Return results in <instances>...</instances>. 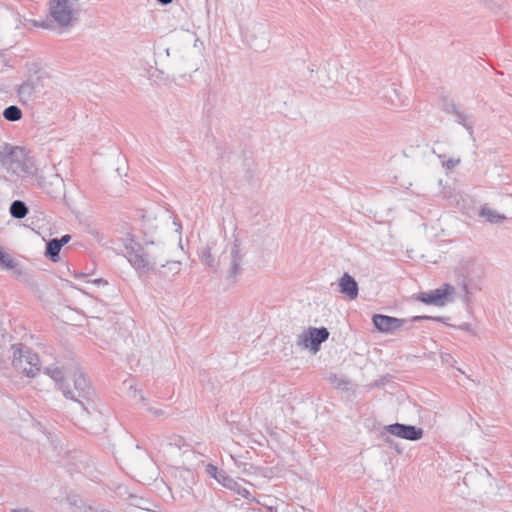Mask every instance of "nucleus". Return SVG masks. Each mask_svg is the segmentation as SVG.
I'll list each match as a JSON object with an SVG mask.
<instances>
[{
	"instance_id": "nucleus-1",
	"label": "nucleus",
	"mask_w": 512,
	"mask_h": 512,
	"mask_svg": "<svg viewBox=\"0 0 512 512\" xmlns=\"http://www.w3.org/2000/svg\"><path fill=\"white\" fill-rule=\"evenodd\" d=\"M156 228L154 221L145 219L142 238L130 233L125 238L127 260L139 276L156 272L159 264L171 257L167 244L155 238L152 230Z\"/></svg>"
},
{
	"instance_id": "nucleus-2",
	"label": "nucleus",
	"mask_w": 512,
	"mask_h": 512,
	"mask_svg": "<svg viewBox=\"0 0 512 512\" xmlns=\"http://www.w3.org/2000/svg\"><path fill=\"white\" fill-rule=\"evenodd\" d=\"M82 11L80 0H49V18L35 22L44 29H68L76 24Z\"/></svg>"
},
{
	"instance_id": "nucleus-3",
	"label": "nucleus",
	"mask_w": 512,
	"mask_h": 512,
	"mask_svg": "<svg viewBox=\"0 0 512 512\" xmlns=\"http://www.w3.org/2000/svg\"><path fill=\"white\" fill-rule=\"evenodd\" d=\"M69 379L73 381L74 398H68L77 402L82 410L86 414H91L97 410L96 407V395L94 389L86 379L84 373L77 364H73V369L67 370Z\"/></svg>"
},
{
	"instance_id": "nucleus-4",
	"label": "nucleus",
	"mask_w": 512,
	"mask_h": 512,
	"mask_svg": "<svg viewBox=\"0 0 512 512\" xmlns=\"http://www.w3.org/2000/svg\"><path fill=\"white\" fill-rule=\"evenodd\" d=\"M2 167L10 174L17 176H34L36 168L20 147H5L0 152Z\"/></svg>"
},
{
	"instance_id": "nucleus-5",
	"label": "nucleus",
	"mask_w": 512,
	"mask_h": 512,
	"mask_svg": "<svg viewBox=\"0 0 512 512\" xmlns=\"http://www.w3.org/2000/svg\"><path fill=\"white\" fill-rule=\"evenodd\" d=\"M13 367L27 377H35L40 371V360L36 353L23 344H11Z\"/></svg>"
},
{
	"instance_id": "nucleus-6",
	"label": "nucleus",
	"mask_w": 512,
	"mask_h": 512,
	"mask_svg": "<svg viewBox=\"0 0 512 512\" xmlns=\"http://www.w3.org/2000/svg\"><path fill=\"white\" fill-rule=\"evenodd\" d=\"M43 79L44 74L36 72L18 86L17 96L22 104L30 105L41 97L44 89Z\"/></svg>"
},
{
	"instance_id": "nucleus-7",
	"label": "nucleus",
	"mask_w": 512,
	"mask_h": 512,
	"mask_svg": "<svg viewBox=\"0 0 512 512\" xmlns=\"http://www.w3.org/2000/svg\"><path fill=\"white\" fill-rule=\"evenodd\" d=\"M420 320H434V321H442V317H431V316H413L409 320L399 319L396 317H391L382 314H375L372 317V322L374 326L383 333H394L401 329H407L405 325L408 322H415Z\"/></svg>"
},
{
	"instance_id": "nucleus-8",
	"label": "nucleus",
	"mask_w": 512,
	"mask_h": 512,
	"mask_svg": "<svg viewBox=\"0 0 512 512\" xmlns=\"http://www.w3.org/2000/svg\"><path fill=\"white\" fill-rule=\"evenodd\" d=\"M36 185L51 198L58 199L64 196L65 184L63 179L52 169L34 174Z\"/></svg>"
},
{
	"instance_id": "nucleus-9",
	"label": "nucleus",
	"mask_w": 512,
	"mask_h": 512,
	"mask_svg": "<svg viewBox=\"0 0 512 512\" xmlns=\"http://www.w3.org/2000/svg\"><path fill=\"white\" fill-rule=\"evenodd\" d=\"M245 255L246 253L242 243L238 238H235L228 247V281L235 283L242 274Z\"/></svg>"
},
{
	"instance_id": "nucleus-10",
	"label": "nucleus",
	"mask_w": 512,
	"mask_h": 512,
	"mask_svg": "<svg viewBox=\"0 0 512 512\" xmlns=\"http://www.w3.org/2000/svg\"><path fill=\"white\" fill-rule=\"evenodd\" d=\"M454 294L455 288L448 283H444L435 290L419 293L417 300L428 305L443 307L453 300L452 296Z\"/></svg>"
},
{
	"instance_id": "nucleus-11",
	"label": "nucleus",
	"mask_w": 512,
	"mask_h": 512,
	"mask_svg": "<svg viewBox=\"0 0 512 512\" xmlns=\"http://www.w3.org/2000/svg\"><path fill=\"white\" fill-rule=\"evenodd\" d=\"M328 337L329 331L325 327L309 328L298 337L297 345L317 352L320 344L325 342Z\"/></svg>"
},
{
	"instance_id": "nucleus-12",
	"label": "nucleus",
	"mask_w": 512,
	"mask_h": 512,
	"mask_svg": "<svg viewBox=\"0 0 512 512\" xmlns=\"http://www.w3.org/2000/svg\"><path fill=\"white\" fill-rule=\"evenodd\" d=\"M69 369H73V365L59 367L57 364H52L45 367L44 372L55 381L65 398H74V392L69 384L66 383V378H69L67 373Z\"/></svg>"
},
{
	"instance_id": "nucleus-13",
	"label": "nucleus",
	"mask_w": 512,
	"mask_h": 512,
	"mask_svg": "<svg viewBox=\"0 0 512 512\" xmlns=\"http://www.w3.org/2000/svg\"><path fill=\"white\" fill-rule=\"evenodd\" d=\"M385 429L391 435L410 441H417L423 437V430L412 425L394 423L386 426Z\"/></svg>"
},
{
	"instance_id": "nucleus-14",
	"label": "nucleus",
	"mask_w": 512,
	"mask_h": 512,
	"mask_svg": "<svg viewBox=\"0 0 512 512\" xmlns=\"http://www.w3.org/2000/svg\"><path fill=\"white\" fill-rule=\"evenodd\" d=\"M444 111L454 116L455 121L463 126L470 136L473 135L474 121L471 115L461 110L455 103L449 102L444 105Z\"/></svg>"
},
{
	"instance_id": "nucleus-15",
	"label": "nucleus",
	"mask_w": 512,
	"mask_h": 512,
	"mask_svg": "<svg viewBox=\"0 0 512 512\" xmlns=\"http://www.w3.org/2000/svg\"><path fill=\"white\" fill-rule=\"evenodd\" d=\"M216 246L214 241H208L198 249V257L200 262L213 271L219 268V261L216 260L213 249Z\"/></svg>"
},
{
	"instance_id": "nucleus-16",
	"label": "nucleus",
	"mask_w": 512,
	"mask_h": 512,
	"mask_svg": "<svg viewBox=\"0 0 512 512\" xmlns=\"http://www.w3.org/2000/svg\"><path fill=\"white\" fill-rule=\"evenodd\" d=\"M339 292L350 300L358 297L359 288L356 280L347 272H345L338 281Z\"/></svg>"
},
{
	"instance_id": "nucleus-17",
	"label": "nucleus",
	"mask_w": 512,
	"mask_h": 512,
	"mask_svg": "<svg viewBox=\"0 0 512 512\" xmlns=\"http://www.w3.org/2000/svg\"><path fill=\"white\" fill-rule=\"evenodd\" d=\"M161 269L157 268L155 272L157 276L163 280H173L182 269V263L180 261H172L166 258V261L159 264Z\"/></svg>"
},
{
	"instance_id": "nucleus-18",
	"label": "nucleus",
	"mask_w": 512,
	"mask_h": 512,
	"mask_svg": "<svg viewBox=\"0 0 512 512\" xmlns=\"http://www.w3.org/2000/svg\"><path fill=\"white\" fill-rule=\"evenodd\" d=\"M223 487L226 489H229L236 494L240 495L244 499L248 501H254L255 498L252 496L251 492L243 485L247 484L248 482L244 479H240V481L233 479L228 475L227 478H224Z\"/></svg>"
},
{
	"instance_id": "nucleus-19",
	"label": "nucleus",
	"mask_w": 512,
	"mask_h": 512,
	"mask_svg": "<svg viewBox=\"0 0 512 512\" xmlns=\"http://www.w3.org/2000/svg\"><path fill=\"white\" fill-rule=\"evenodd\" d=\"M462 269L465 278L470 281L474 279H481L485 275L484 265L474 259L466 260L462 265Z\"/></svg>"
},
{
	"instance_id": "nucleus-20",
	"label": "nucleus",
	"mask_w": 512,
	"mask_h": 512,
	"mask_svg": "<svg viewBox=\"0 0 512 512\" xmlns=\"http://www.w3.org/2000/svg\"><path fill=\"white\" fill-rule=\"evenodd\" d=\"M478 215L491 224H501L506 220V216L504 214L499 213L487 205L480 207Z\"/></svg>"
},
{
	"instance_id": "nucleus-21",
	"label": "nucleus",
	"mask_w": 512,
	"mask_h": 512,
	"mask_svg": "<svg viewBox=\"0 0 512 512\" xmlns=\"http://www.w3.org/2000/svg\"><path fill=\"white\" fill-rule=\"evenodd\" d=\"M9 211L14 218L23 219L28 214V207L23 201L15 200L11 203Z\"/></svg>"
},
{
	"instance_id": "nucleus-22",
	"label": "nucleus",
	"mask_w": 512,
	"mask_h": 512,
	"mask_svg": "<svg viewBox=\"0 0 512 512\" xmlns=\"http://www.w3.org/2000/svg\"><path fill=\"white\" fill-rule=\"evenodd\" d=\"M205 472L221 485L224 483L223 479L228 477V474L224 470H219L218 467L213 464H207Z\"/></svg>"
},
{
	"instance_id": "nucleus-23",
	"label": "nucleus",
	"mask_w": 512,
	"mask_h": 512,
	"mask_svg": "<svg viewBox=\"0 0 512 512\" xmlns=\"http://www.w3.org/2000/svg\"><path fill=\"white\" fill-rule=\"evenodd\" d=\"M22 116V110L16 105H10L3 111V117L10 122L19 121Z\"/></svg>"
},
{
	"instance_id": "nucleus-24",
	"label": "nucleus",
	"mask_w": 512,
	"mask_h": 512,
	"mask_svg": "<svg viewBox=\"0 0 512 512\" xmlns=\"http://www.w3.org/2000/svg\"><path fill=\"white\" fill-rule=\"evenodd\" d=\"M61 244L58 242L57 238L51 239L46 245V255L53 261H56L59 257V253L61 250Z\"/></svg>"
},
{
	"instance_id": "nucleus-25",
	"label": "nucleus",
	"mask_w": 512,
	"mask_h": 512,
	"mask_svg": "<svg viewBox=\"0 0 512 512\" xmlns=\"http://www.w3.org/2000/svg\"><path fill=\"white\" fill-rule=\"evenodd\" d=\"M6 333H3L0 330V367L6 362V359L9 358L8 355V347L5 341Z\"/></svg>"
},
{
	"instance_id": "nucleus-26",
	"label": "nucleus",
	"mask_w": 512,
	"mask_h": 512,
	"mask_svg": "<svg viewBox=\"0 0 512 512\" xmlns=\"http://www.w3.org/2000/svg\"><path fill=\"white\" fill-rule=\"evenodd\" d=\"M16 266V261L10 255L0 250V267L4 269H14Z\"/></svg>"
},
{
	"instance_id": "nucleus-27",
	"label": "nucleus",
	"mask_w": 512,
	"mask_h": 512,
	"mask_svg": "<svg viewBox=\"0 0 512 512\" xmlns=\"http://www.w3.org/2000/svg\"><path fill=\"white\" fill-rule=\"evenodd\" d=\"M461 162V160L459 158H450L448 159L447 161L443 162V166L448 169V170H452L454 169L457 165H459Z\"/></svg>"
},
{
	"instance_id": "nucleus-28",
	"label": "nucleus",
	"mask_w": 512,
	"mask_h": 512,
	"mask_svg": "<svg viewBox=\"0 0 512 512\" xmlns=\"http://www.w3.org/2000/svg\"><path fill=\"white\" fill-rule=\"evenodd\" d=\"M170 445H174L177 448L181 449L182 447L186 446V443L184 439L180 436H174L171 438V441L169 443Z\"/></svg>"
},
{
	"instance_id": "nucleus-29",
	"label": "nucleus",
	"mask_w": 512,
	"mask_h": 512,
	"mask_svg": "<svg viewBox=\"0 0 512 512\" xmlns=\"http://www.w3.org/2000/svg\"><path fill=\"white\" fill-rule=\"evenodd\" d=\"M71 239V236L69 234L63 235L60 239H58V242L61 244V247H63L65 244H67Z\"/></svg>"
},
{
	"instance_id": "nucleus-30",
	"label": "nucleus",
	"mask_w": 512,
	"mask_h": 512,
	"mask_svg": "<svg viewBox=\"0 0 512 512\" xmlns=\"http://www.w3.org/2000/svg\"><path fill=\"white\" fill-rule=\"evenodd\" d=\"M92 283H94L96 285H106L107 281L102 278H98V279L93 280Z\"/></svg>"
},
{
	"instance_id": "nucleus-31",
	"label": "nucleus",
	"mask_w": 512,
	"mask_h": 512,
	"mask_svg": "<svg viewBox=\"0 0 512 512\" xmlns=\"http://www.w3.org/2000/svg\"><path fill=\"white\" fill-rule=\"evenodd\" d=\"M11 512H33V511L26 508V509H13Z\"/></svg>"
},
{
	"instance_id": "nucleus-32",
	"label": "nucleus",
	"mask_w": 512,
	"mask_h": 512,
	"mask_svg": "<svg viewBox=\"0 0 512 512\" xmlns=\"http://www.w3.org/2000/svg\"><path fill=\"white\" fill-rule=\"evenodd\" d=\"M151 412H153L155 415H163V411L162 410H152V409H149Z\"/></svg>"
},
{
	"instance_id": "nucleus-33",
	"label": "nucleus",
	"mask_w": 512,
	"mask_h": 512,
	"mask_svg": "<svg viewBox=\"0 0 512 512\" xmlns=\"http://www.w3.org/2000/svg\"><path fill=\"white\" fill-rule=\"evenodd\" d=\"M463 289L465 291L466 294L469 293V290H468V285L466 283L463 284Z\"/></svg>"
},
{
	"instance_id": "nucleus-34",
	"label": "nucleus",
	"mask_w": 512,
	"mask_h": 512,
	"mask_svg": "<svg viewBox=\"0 0 512 512\" xmlns=\"http://www.w3.org/2000/svg\"><path fill=\"white\" fill-rule=\"evenodd\" d=\"M231 458L233 459L234 463L236 466L240 467V464L239 462L236 460V458L234 456L231 455Z\"/></svg>"
},
{
	"instance_id": "nucleus-35",
	"label": "nucleus",
	"mask_w": 512,
	"mask_h": 512,
	"mask_svg": "<svg viewBox=\"0 0 512 512\" xmlns=\"http://www.w3.org/2000/svg\"><path fill=\"white\" fill-rule=\"evenodd\" d=\"M391 90H392V92H393L395 95H397V91H396V89H395L394 87H391Z\"/></svg>"
},
{
	"instance_id": "nucleus-36",
	"label": "nucleus",
	"mask_w": 512,
	"mask_h": 512,
	"mask_svg": "<svg viewBox=\"0 0 512 512\" xmlns=\"http://www.w3.org/2000/svg\"><path fill=\"white\" fill-rule=\"evenodd\" d=\"M102 512H112V511H109V510H103Z\"/></svg>"
}]
</instances>
